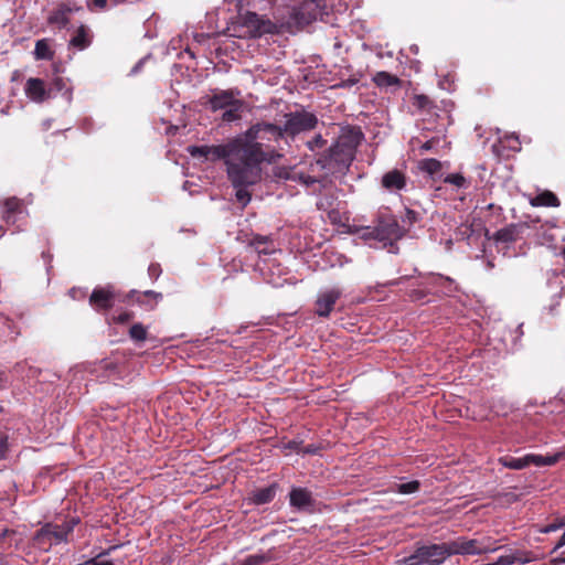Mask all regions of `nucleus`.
Returning a JSON list of instances; mask_svg holds the SVG:
<instances>
[{
    "label": "nucleus",
    "instance_id": "obj_41",
    "mask_svg": "<svg viewBox=\"0 0 565 565\" xmlns=\"http://www.w3.org/2000/svg\"><path fill=\"white\" fill-rule=\"evenodd\" d=\"M271 559L268 553H257L248 555L242 565H260Z\"/></svg>",
    "mask_w": 565,
    "mask_h": 565
},
{
    "label": "nucleus",
    "instance_id": "obj_16",
    "mask_svg": "<svg viewBox=\"0 0 565 565\" xmlns=\"http://www.w3.org/2000/svg\"><path fill=\"white\" fill-rule=\"evenodd\" d=\"M427 288L431 289L434 292H440L445 296H454L458 290V285L448 276L430 274L427 276Z\"/></svg>",
    "mask_w": 565,
    "mask_h": 565
},
{
    "label": "nucleus",
    "instance_id": "obj_62",
    "mask_svg": "<svg viewBox=\"0 0 565 565\" xmlns=\"http://www.w3.org/2000/svg\"><path fill=\"white\" fill-rule=\"evenodd\" d=\"M145 296L147 297H153L156 300L161 299L162 295L160 292H156L153 290H147L145 291Z\"/></svg>",
    "mask_w": 565,
    "mask_h": 565
},
{
    "label": "nucleus",
    "instance_id": "obj_1",
    "mask_svg": "<svg viewBox=\"0 0 565 565\" xmlns=\"http://www.w3.org/2000/svg\"><path fill=\"white\" fill-rule=\"evenodd\" d=\"M236 138L245 166L253 167L256 171L250 183H258L262 179L260 164L276 162L281 157L273 143L282 138V128L274 124L258 122Z\"/></svg>",
    "mask_w": 565,
    "mask_h": 565
},
{
    "label": "nucleus",
    "instance_id": "obj_60",
    "mask_svg": "<svg viewBox=\"0 0 565 565\" xmlns=\"http://www.w3.org/2000/svg\"><path fill=\"white\" fill-rule=\"evenodd\" d=\"M564 545H565V531L563 532L562 536L559 537V540L555 544V546L553 548V552L557 551L558 548L563 547Z\"/></svg>",
    "mask_w": 565,
    "mask_h": 565
},
{
    "label": "nucleus",
    "instance_id": "obj_51",
    "mask_svg": "<svg viewBox=\"0 0 565 565\" xmlns=\"http://www.w3.org/2000/svg\"><path fill=\"white\" fill-rule=\"evenodd\" d=\"M438 85L441 89L451 90L452 89L451 76L449 74L444 76L441 79H439Z\"/></svg>",
    "mask_w": 565,
    "mask_h": 565
},
{
    "label": "nucleus",
    "instance_id": "obj_13",
    "mask_svg": "<svg viewBox=\"0 0 565 565\" xmlns=\"http://www.w3.org/2000/svg\"><path fill=\"white\" fill-rule=\"evenodd\" d=\"M289 504L298 512L313 513L317 501L313 493L303 487H292L289 492Z\"/></svg>",
    "mask_w": 565,
    "mask_h": 565
},
{
    "label": "nucleus",
    "instance_id": "obj_30",
    "mask_svg": "<svg viewBox=\"0 0 565 565\" xmlns=\"http://www.w3.org/2000/svg\"><path fill=\"white\" fill-rule=\"evenodd\" d=\"M47 89H51V97L54 96L55 93L63 92L65 99L68 103L72 100V89L67 87L66 82L62 77L54 78Z\"/></svg>",
    "mask_w": 565,
    "mask_h": 565
},
{
    "label": "nucleus",
    "instance_id": "obj_29",
    "mask_svg": "<svg viewBox=\"0 0 565 565\" xmlns=\"http://www.w3.org/2000/svg\"><path fill=\"white\" fill-rule=\"evenodd\" d=\"M373 81L379 87L398 86L401 83L398 77H396L395 75H392L387 72H383V71L377 72L374 75Z\"/></svg>",
    "mask_w": 565,
    "mask_h": 565
},
{
    "label": "nucleus",
    "instance_id": "obj_15",
    "mask_svg": "<svg viewBox=\"0 0 565 565\" xmlns=\"http://www.w3.org/2000/svg\"><path fill=\"white\" fill-rule=\"evenodd\" d=\"M114 287H95L89 297V303L96 311H105L110 309L115 303Z\"/></svg>",
    "mask_w": 565,
    "mask_h": 565
},
{
    "label": "nucleus",
    "instance_id": "obj_44",
    "mask_svg": "<svg viewBox=\"0 0 565 565\" xmlns=\"http://www.w3.org/2000/svg\"><path fill=\"white\" fill-rule=\"evenodd\" d=\"M551 287H561V295H565V270L555 274L554 277L548 279Z\"/></svg>",
    "mask_w": 565,
    "mask_h": 565
},
{
    "label": "nucleus",
    "instance_id": "obj_50",
    "mask_svg": "<svg viewBox=\"0 0 565 565\" xmlns=\"http://www.w3.org/2000/svg\"><path fill=\"white\" fill-rule=\"evenodd\" d=\"M320 450V447L318 445H315V444H310V445H307L305 447H301V452L300 455L305 456V455H316L318 454Z\"/></svg>",
    "mask_w": 565,
    "mask_h": 565
},
{
    "label": "nucleus",
    "instance_id": "obj_25",
    "mask_svg": "<svg viewBox=\"0 0 565 565\" xmlns=\"http://www.w3.org/2000/svg\"><path fill=\"white\" fill-rule=\"evenodd\" d=\"M71 12L72 9L68 6L62 4L60 8L51 12L47 18V22L58 29L65 28L68 24V14Z\"/></svg>",
    "mask_w": 565,
    "mask_h": 565
},
{
    "label": "nucleus",
    "instance_id": "obj_46",
    "mask_svg": "<svg viewBox=\"0 0 565 565\" xmlns=\"http://www.w3.org/2000/svg\"><path fill=\"white\" fill-rule=\"evenodd\" d=\"M414 105L417 106L420 109H425L430 107L431 102L430 99L425 95H416Z\"/></svg>",
    "mask_w": 565,
    "mask_h": 565
},
{
    "label": "nucleus",
    "instance_id": "obj_24",
    "mask_svg": "<svg viewBox=\"0 0 565 565\" xmlns=\"http://www.w3.org/2000/svg\"><path fill=\"white\" fill-rule=\"evenodd\" d=\"M278 177L285 178V179H290L294 181H299L307 188H310V186L315 185L316 183L322 182V180H319L316 177L305 174V173L294 170V169L290 171L284 169L282 171L279 172Z\"/></svg>",
    "mask_w": 565,
    "mask_h": 565
},
{
    "label": "nucleus",
    "instance_id": "obj_4",
    "mask_svg": "<svg viewBox=\"0 0 565 565\" xmlns=\"http://www.w3.org/2000/svg\"><path fill=\"white\" fill-rule=\"evenodd\" d=\"M207 160H224L232 184L250 183L256 175L253 167L245 166L236 137L223 145L210 146Z\"/></svg>",
    "mask_w": 565,
    "mask_h": 565
},
{
    "label": "nucleus",
    "instance_id": "obj_7",
    "mask_svg": "<svg viewBox=\"0 0 565 565\" xmlns=\"http://www.w3.org/2000/svg\"><path fill=\"white\" fill-rule=\"evenodd\" d=\"M457 239L466 241L469 246L486 249L491 242L484 221L475 214H460V222L456 228Z\"/></svg>",
    "mask_w": 565,
    "mask_h": 565
},
{
    "label": "nucleus",
    "instance_id": "obj_14",
    "mask_svg": "<svg viewBox=\"0 0 565 565\" xmlns=\"http://www.w3.org/2000/svg\"><path fill=\"white\" fill-rule=\"evenodd\" d=\"M341 296L342 290L338 287L321 289L317 295L315 312L321 318L329 317Z\"/></svg>",
    "mask_w": 565,
    "mask_h": 565
},
{
    "label": "nucleus",
    "instance_id": "obj_40",
    "mask_svg": "<svg viewBox=\"0 0 565 565\" xmlns=\"http://www.w3.org/2000/svg\"><path fill=\"white\" fill-rule=\"evenodd\" d=\"M508 557L513 558V564H515V563L527 564L533 561L531 553L521 551V550L510 551V553L508 554Z\"/></svg>",
    "mask_w": 565,
    "mask_h": 565
},
{
    "label": "nucleus",
    "instance_id": "obj_28",
    "mask_svg": "<svg viewBox=\"0 0 565 565\" xmlns=\"http://www.w3.org/2000/svg\"><path fill=\"white\" fill-rule=\"evenodd\" d=\"M71 44L79 50L86 49L90 44L88 30L86 26L81 25L76 34L72 38Z\"/></svg>",
    "mask_w": 565,
    "mask_h": 565
},
{
    "label": "nucleus",
    "instance_id": "obj_59",
    "mask_svg": "<svg viewBox=\"0 0 565 565\" xmlns=\"http://www.w3.org/2000/svg\"><path fill=\"white\" fill-rule=\"evenodd\" d=\"M8 384V376L4 372H0V391L6 388Z\"/></svg>",
    "mask_w": 565,
    "mask_h": 565
},
{
    "label": "nucleus",
    "instance_id": "obj_12",
    "mask_svg": "<svg viewBox=\"0 0 565 565\" xmlns=\"http://www.w3.org/2000/svg\"><path fill=\"white\" fill-rule=\"evenodd\" d=\"M285 118V124L281 127L282 136L285 134L295 136L300 132L311 130L318 124L317 116L306 110L289 113Z\"/></svg>",
    "mask_w": 565,
    "mask_h": 565
},
{
    "label": "nucleus",
    "instance_id": "obj_37",
    "mask_svg": "<svg viewBox=\"0 0 565 565\" xmlns=\"http://www.w3.org/2000/svg\"><path fill=\"white\" fill-rule=\"evenodd\" d=\"M419 287H423V288H416V289H413L411 292H409V298L412 301H419V302H425L426 300V297L429 292H433L431 289H428L427 288V277L425 278V280L423 282H420L418 285Z\"/></svg>",
    "mask_w": 565,
    "mask_h": 565
},
{
    "label": "nucleus",
    "instance_id": "obj_33",
    "mask_svg": "<svg viewBox=\"0 0 565 565\" xmlns=\"http://www.w3.org/2000/svg\"><path fill=\"white\" fill-rule=\"evenodd\" d=\"M2 212H23L26 210V205L23 200H20L15 196L8 198L2 201Z\"/></svg>",
    "mask_w": 565,
    "mask_h": 565
},
{
    "label": "nucleus",
    "instance_id": "obj_56",
    "mask_svg": "<svg viewBox=\"0 0 565 565\" xmlns=\"http://www.w3.org/2000/svg\"><path fill=\"white\" fill-rule=\"evenodd\" d=\"M107 0H90L88 2V8L93 9H104L106 7Z\"/></svg>",
    "mask_w": 565,
    "mask_h": 565
},
{
    "label": "nucleus",
    "instance_id": "obj_42",
    "mask_svg": "<svg viewBox=\"0 0 565 565\" xmlns=\"http://www.w3.org/2000/svg\"><path fill=\"white\" fill-rule=\"evenodd\" d=\"M522 327L523 324H519L514 330L510 331V338H511V347H510V350L511 351H515L520 348V342H521V339L523 337V330H522Z\"/></svg>",
    "mask_w": 565,
    "mask_h": 565
},
{
    "label": "nucleus",
    "instance_id": "obj_32",
    "mask_svg": "<svg viewBox=\"0 0 565 565\" xmlns=\"http://www.w3.org/2000/svg\"><path fill=\"white\" fill-rule=\"evenodd\" d=\"M243 110V102L238 100L235 105L224 109L222 120L225 122H233L241 119V113Z\"/></svg>",
    "mask_w": 565,
    "mask_h": 565
},
{
    "label": "nucleus",
    "instance_id": "obj_3",
    "mask_svg": "<svg viewBox=\"0 0 565 565\" xmlns=\"http://www.w3.org/2000/svg\"><path fill=\"white\" fill-rule=\"evenodd\" d=\"M524 222L510 224L495 232L493 243L499 253L503 256H514L510 250V245L524 236L533 237L537 243L545 245L552 244L557 239L558 227L551 220H542L539 215H526Z\"/></svg>",
    "mask_w": 565,
    "mask_h": 565
},
{
    "label": "nucleus",
    "instance_id": "obj_17",
    "mask_svg": "<svg viewBox=\"0 0 565 565\" xmlns=\"http://www.w3.org/2000/svg\"><path fill=\"white\" fill-rule=\"evenodd\" d=\"M242 19L243 24L249 29L253 36H260L264 33H268L273 28L269 20H266L264 17L255 12L247 11Z\"/></svg>",
    "mask_w": 565,
    "mask_h": 565
},
{
    "label": "nucleus",
    "instance_id": "obj_64",
    "mask_svg": "<svg viewBox=\"0 0 565 565\" xmlns=\"http://www.w3.org/2000/svg\"><path fill=\"white\" fill-rule=\"evenodd\" d=\"M420 148H422V150H424V151H429V150H431V148H433V141H430V140H429V141H426L425 143H423V146H422Z\"/></svg>",
    "mask_w": 565,
    "mask_h": 565
},
{
    "label": "nucleus",
    "instance_id": "obj_18",
    "mask_svg": "<svg viewBox=\"0 0 565 565\" xmlns=\"http://www.w3.org/2000/svg\"><path fill=\"white\" fill-rule=\"evenodd\" d=\"M381 184L383 189L391 193H399L406 190L407 178L401 170L393 169L383 174Z\"/></svg>",
    "mask_w": 565,
    "mask_h": 565
},
{
    "label": "nucleus",
    "instance_id": "obj_19",
    "mask_svg": "<svg viewBox=\"0 0 565 565\" xmlns=\"http://www.w3.org/2000/svg\"><path fill=\"white\" fill-rule=\"evenodd\" d=\"M24 92L26 97L34 103H42L51 98V89L45 87L44 81L41 78H29L25 83Z\"/></svg>",
    "mask_w": 565,
    "mask_h": 565
},
{
    "label": "nucleus",
    "instance_id": "obj_54",
    "mask_svg": "<svg viewBox=\"0 0 565 565\" xmlns=\"http://www.w3.org/2000/svg\"><path fill=\"white\" fill-rule=\"evenodd\" d=\"M358 82H359V79H358V78H355V77H350V78H348V79L342 81V82L339 84V86H340V87H343V88H351V87H353L354 85H356V84H358Z\"/></svg>",
    "mask_w": 565,
    "mask_h": 565
},
{
    "label": "nucleus",
    "instance_id": "obj_31",
    "mask_svg": "<svg viewBox=\"0 0 565 565\" xmlns=\"http://www.w3.org/2000/svg\"><path fill=\"white\" fill-rule=\"evenodd\" d=\"M35 60H52L53 52L46 39L38 40L34 47Z\"/></svg>",
    "mask_w": 565,
    "mask_h": 565
},
{
    "label": "nucleus",
    "instance_id": "obj_5",
    "mask_svg": "<svg viewBox=\"0 0 565 565\" xmlns=\"http://www.w3.org/2000/svg\"><path fill=\"white\" fill-rule=\"evenodd\" d=\"M355 145L348 138H339L317 161L326 175H344L354 159Z\"/></svg>",
    "mask_w": 565,
    "mask_h": 565
},
{
    "label": "nucleus",
    "instance_id": "obj_34",
    "mask_svg": "<svg viewBox=\"0 0 565 565\" xmlns=\"http://www.w3.org/2000/svg\"><path fill=\"white\" fill-rule=\"evenodd\" d=\"M444 182L452 185L457 190L467 189L470 185V181L460 173L447 174Z\"/></svg>",
    "mask_w": 565,
    "mask_h": 565
},
{
    "label": "nucleus",
    "instance_id": "obj_10",
    "mask_svg": "<svg viewBox=\"0 0 565 565\" xmlns=\"http://www.w3.org/2000/svg\"><path fill=\"white\" fill-rule=\"evenodd\" d=\"M322 13L319 0H296L288 8V23L306 25L317 20Z\"/></svg>",
    "mask_w": 565,
    "mask_h": 565
},
{
    "label": "nucleus",
    "instance_id": "obj_36",
    "mask_svg": "<svg viewBox=\"0 0 565 565\" xmlns=\"http://www.w3.org/2000/svg\"><path fill=\"white\" fill-rule=\"evenodd\" d=\"M420 489L418 480H412L405 483H397L394 486L393 491L399 494H412Z\"/></svg>",
    "mask_w": 565,
    "mask_h": 565
},
{
    "label": "nucleus",
    "instance_id": "obj_22",
    "mask_svg": "<svg viewBox=\"0 0 565 565\" xmlns=\"http://www.w3.org/2000/svg\"><path fill=\"white\" fill-rule=\"evenodd\" d=\"M277 493V484L273 483L265 488L256 489L250 493V502L256 505H263L271 502Z\"/></svg>",
    "mask_w": 565,
    "mask_h": 565
},
{
    "label": "nucleus",
    "instance_id": "obj_55",
    "mask_svg": "<svg viewBox=\"0 0 565 565\" xmlns=\"http://www.w3.org/2000/svg\"><path fill=\"white\" fill-rule=\"evenodd\" d=\"M563 525H564V523H562V522H559V523H551V524H547V525L542 530V532H543V533H552V532H555V531H557L558 529H561Z\"/></svg>",
    "mask_w": 565,
    "mask_h": 565
},
{
    "label": "nucleus",
    "instance_id": "obj_8",
    "mask_svg": "<svg viewBox=\"0 0 565 565\" xmlns=\"http://www.w3.org/2000/svg\"><path fill=\"white\" fill-rule=\"evenodd\" d=\"M450 557L448 542L417 546L411 555L406 556L408 565H441Z\"/></svg>",
    "mask_w": 565,
    "mask_h": 565
},
{
    "label": "nucleus",
    "instance_id": "obj_52",
    "mask_svg": "<svg viewBox=\"0 0 565 565\" xmlns=\"http://www.w3.org/2000/svg\"><path fill=\"white\" fill-rule=\"evenodd\" d=\"M324 140L322 139L321 135H317L311 141H308V146L311 150L315 148L322 147Z\"/></svg>",
    "mask_w": 565,
    "mask_h": 565
},
{
    "label": "nucleus",
    "instance_id": "obj_26",
    "mask_svg": "<svg viewBox=\"0 0 565 565\" xmlns=\"http://www.w3.org/2000/svg\"><path fill=\"white\" fill-rule=\"evenodd\" d=\"M255 183H244V184H233L235 189V201L238 204L239 209H244L250 201V193L247 190L248 186L254 185Z\"/></svg>",
    "mask_w": 565,
    "mask_h": 565
},
{
    "label": "nucleus",
    "instance_id": "obj_38",
    "mask_svg": "<svg viewBox=\"0 0 565 565\" xmlns=\"http://www.w3.org/2000/svg\"><path fill=\"white\" fill-rule=\"evenodd\" d=\"M117 546H110L109 548L100 552L95 557L84 562L81 565H115L113 561L110 559H102V557L109 555L113 551H115Z\"/></svg>",
    "mask_w": 565,
    "mask_h": 565
},
{
    "label": "nucleus",
    "instance_id": "obj_9",
    "mask_svg": "<svg viewBox=\"0 0 565 565\" xmlns=\"http://www.w3.org/2000/svg\"><path fill=\"white\" fill-rule=\"evenodd\" d=\"M495 541L491 537H484L482 540L467 539L465 536L457 537L456 540L449 541L450 556L452 555H481L487 553L495 552L500 546L495 545Z\"/></svg>",
    "mask_w": 565,
    "mask_h": 565
},
{
    "label": "nucleus",
    "instance_id": "obj_63",
    "mask_svg": "<svg viewBox=\"0 0 565 565\" xmlns=\"http://www.w3.org/2000/svg\"><path fill=\"white\" fill-rule=\"evenodd\" d=\"M317 206H318L319 210H324V212H330V213H333V212H335L338 210V207H332V206L330 209H328V210L324 209L322 201H319L317 203Z\"/></svg>",
    "mask_w": 565,
    "mask_h": 565
},
{
    "label": "nucleus",
    "instance_id": "obj_21",
    "mask_svg": "<svg viewBox=\"0 0 565 565\" xmlns=\"http://www.w3.org/2000/svg\"><path fill=\"white\" fill-rule=\"evenodd\" d=\"M26 225V220L22 214H2L0 223V238L7 233H19Z\"/></svg>",
    "mask_w": 565,
    "mask_h": 565
},
{
    "label": "nucleus",
    "instance_id": "obj_49",
    "mask_svg": "<svg viewBox=\"0 0 565 565\" xmlns=\"http://www.w3.org/2000/svg\"><path fill=\"white\" fill-rule=\"evenodd\" d=\"M131 319H132V313L126 312V311L119 313L118 316L113 317V321L116 323H120V324L126 323Z\"/></svg>",
    "mask_w": 565,
    "mask_h": 565
},
{
    "label": "nucleus",
    "instance_id": "obj_61",
    "mask_svg": "<svg viewBox=\"0 0 565 565\" xmlns=\"http://www.w3.org/2000/svg\"><path fill=\"white\" fill-rule=\"evenodd\" d=\"M145 61H146V58H141V60H140V61H139V62H138V63H137V64L131 68L130 73H131V74H137V73L141 70V67H142V65H143Z\"/></svg>",
    "mask_w": 565,
    "mask_h": 565
},
{
    "label": "nucleus",
    "instance_id": "obj_58",
    "mask_svg": "<svg viewBox=\"0 0 565 565\" xmlns=\"http://www.w3.org/2000/svg\"><path fill=\"white\" fill-rule=\"evenodd\" d=\"M114 412L115 411L111 408H103V417L111 420L118 419V416L114 415Z\"/></svg>",
    "mask_w": 565,
    "mask_h": 565
},
{
    "label": "nucleus",
    "instance_id": "obj_39",
    "mask_svg": "<svg viewBox=\"0 0 565 565\" xmlns=\"http://www.w3.org/2000/svg\"><path fill=\"white\" fill-rule=\"evenodd\" d=\"M147 333V328L142 323H135L129 329V335L136 342L145 341Z\"/></svg>",
    "mask_w": 565,
    "mask_h": 565
},
{
    "label": "nucleus",
    "instance_id": "obj_35",
    "mask_svg": "<svg viewBox=\"0 0 565 565\" xmlns=\"http://www.w3.org/2000/svg\"><path fill=\"white\" fill-rule=\"evenodd\" d=\"M419 169L434 177L441 170V162L437 159L428 158L419 162Z\"/></svg>",
    "mask_w": 565,
    "mask_h": 565
},
{
    "label": "nucleus",
    "instance_id": "obj_20",
    "mask_svg": "<svg viewBox=\"0 0 565 565\" xmlns=\"http://www.w3.org/2000/svg\"><path fill=\"white\" fill-rule=\"evenodd\" d=\"M239 95L238 90H217L209 99L210 107L213 111L225 109L230 106L235 105L239 99L236 97Z\"/></svg>",
    "mask_w": 565,
    "mask_h": 565
},
{
    "label": "nucleus",
    "instance_id": "obj_53",
    "mask_svg": "<svg viewBox=\"0 0 565 565\" xmlns=\"http://www.w3.org/2000/svg\"><path fill=\"white\" fill-rule=\"evenodd\" d=\"M42 258L45 263L46 271L50 273V269L52 268L51 262H52L53 255L49 250H46V252L44 250V252H42Z\"/></svg>",
    "mask_w": 565,
    "mask_h": 565
},
{
    "label": "nucleus",
    "instance_id": "obj_47",
    "mask_svg": "<svg viewBox=\"0 0 565 565\" xmlns=\"http://www.w3.org/2000/svg\"><path fill=\"white\" fill-rule=\"evenodd\" d=\"M8 450H9L8 436L0 435V460H3L7 458Z\"/></svg>",
    "mask_w": 565,
    "mask_h": 565
},
{
    "label": "nucleus",
    "instance_id": "obj_48",
    "mask_svg": "<svg viewBox=\"0 0 565 565\" xmlns=\"http://www.w3.org/2000/svg\"><path fill=\"white\" fill-rule=\"evenodd\" d=\"M148 275L152 280H157L159 276L161 275V267L160 264L152 263L148 267Z\"/></svg>",
    "mask_w": 565,
    "mask_h": 565
},
{
    "label": "nucleus",
    "instance_id": "obj_23",
    "mask_svg": "<svg viewBox=\"0 0 565 565\" xmlns=\"http://www.w3.org/2000/svg\"><path fill=\"white\" fill-rule=\"evenodd\" d=\"M530 204L533 207H558L559 200L551 191H543L530 199Z\"/></svg>",
    "mask_w": 565,
    "mask_h": 565
},
{
    "label": "nucleus",
    "instance_id": "obj_45",
    "mask_svg": "<svg viewBox=\"0 0 565 565\" xmlns=\"http://www.w3.org/2000/svg\"><path fill=\"white\" fill-rule=\"evenodd\" d=\"M301 445H302L301 440L292 439V440H289L287 443H284L280 446V448L286 454H290V452L300 454L301 452Z\"/></svg>",
    "mask_w": 565,
    "mask_h": 565
},
{
    "label": "nucleus",
    "instance_id": "obj_6",
    "mask_svg": "<svg viewBox=\"0 0 565 565\" xmlns=\"http://www.w3.org/2000/svg\"><path fill=\"white\" fill-rule=\"evenodd\" d=\"M79 523L78 518H71L63 523H44L33 535V543L44 552H49L52 546L68 542V535L73 533L75 526Z\"/></svg>",
    "mask_w": 565,
    "mask_h": 565
},
{
    "label": "nucleus",
    "instance_id": "obj_27",
    "mask_svg": "<svg viewBox=\"0 0 565 565\" xmlns=\"http://www.w3.org/2000/svg\"><path fill=\"white\" fill-rule=\"evenodd\" d=\"M269 241H270V236L257 234L252 238L250 245L256 248L258 254L268 255V254H271L275 252L274 246H271V247L268 246Z\"/></svg>",
    "mask_w": 565,
    "mask_h": 565
},
{
    "label": "nucleus",
    "instance_id": "obj_11",
    "mask_svg": "<svg viewBox=\"0 0 565 565\" xmlns=\"http://www.w3.org/2000/svg\"><path fill=\"white\" fill-rule=\"evenodd\" d=\"M561 454H554V455H536V454H526L523 457H513L510 455L502 456L499 458L500 465H502L504 468L513 469V470H522L530 465H534L536 467H543V466H553L556 462H558L561 458Z\"/></svg>",
    "mask_w": 565,
    "mask_h": 565
},
{
    "label": "nucleus",
    "instance_id": "obj_43",
    "mask_svg": "<svg viewBox=\"0 0 565 565\" xmlns=\"http://www.w3.org/2000/svg\"><path fill=\"white\" fill-rule=\"evenodd\" d=\"M209 148H210V146H206V145L190 146L188 148V151L193 158H200V159L207 160L209 159Z\"/></svg>",
    "mask_w": 565,
    "mask_h": 565
},
{
    "label": "nucleus",
    "instance_id": "obj_2",
    "mask_svg": "<svg viewBox=\"0 0 565 565\" xmlns=\"http://www.w3.org/2000/svg\"><path fill=\"white\" fill-rule=\"evenodd\" d=\"M327 215L338 226V232L358 235L371 247H388L390 253H397L398 248L395 243L403 237L405 232L393 214H380L372 226L358 225L354 222L351 224L347 214Z\"/></svg>",
    "mask_w": 565,
    "mask_h": 565
},
{
    "label": "nucleus",
    "instance_id": "obj_57",
    "mask_svg": "<svg viewBox=\"0 0 565 565\" xmlns=\"http://www.w3.org/2000/svg\"><path fill=\"white\" fill-rule=\"evenodd\" d=\"M26 364L25 362H18L12 369V372L18 376H22Z\"/></svg>",
    "mask_w": 565,
    "mask_h": 565
}]
</instances>
